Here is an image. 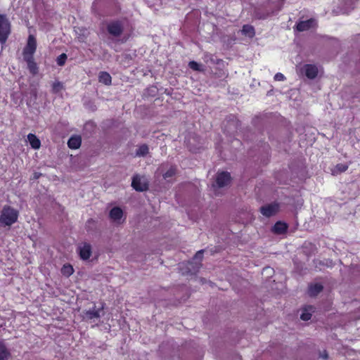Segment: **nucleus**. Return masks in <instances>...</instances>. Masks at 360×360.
<instances>
[{
  "label": "nucleus",
  "instance_id": "obj_10",
  "mask_svg": "<svg viewBox=\"0 0 360 360\" xmlns=\"http://www.w3.org/2000/svg\"><path fill=\"white\" fill-rule=\"evenodd\" d=\"M79 255L82 259L87 260L91 255V246L89 243H84L79 248Z\"/></svg>",
  "mask_w": 360,
  "mask_h": 360
},
{
  "label": "nucleus",
  "instance_id": "obj_5",
  "mask_svg": "<svg viewBox=\"0 0 360 360\" xmlns=\"http://www.w3.org/2000/svg\"><path fill=\"white\" fill-rule=\"evenodd\" d=\"M37 49V41L33 35H30L27 43L23 50V58L33 57Z\"/></svg>",
  "mask_w": 360,
  "mask_h": 360
},
{
  "label": "nucleus",
  "instance_id": "obj_13",
  "mask_svg": "<svg viewBox=\"0 0 360 360\" xmlns=\"http://www.w3.org/2000/svg\"><path fill=\"white\" fill-rule=\"evenodd\" d=\"M102 309L103 307L96 309V307H94L92 309H89L84 312V319L86 320H92L95 318L99 319L101 317L100 312Z\"/></svg>",
  "mask_w": 360,
  "mask_h": 360
},
{
  "label": "nucleus",
  "instance_id": "obj_33",
  "mask_svg": "<svg viewBox=\"0 0 360 360\" xmlns=\"http://www.w3.org/2000/svg\"><path fill=\"white\" fill-rule=\"evenodd\" d=\"M328 357V354H326V356H324V358H327Z\"/></svg>",
  "mask_w": 360,
  "mask_h": 360
},
{
  "label": "nucleus",
  "instance_id": "obj_32",
  "mask_svg": "<svg viewBox=\"0 0 360 360\" xmlns=\"http://www.w3.org/2000/svg\"><path fill=\"white\" fill-rule=\"evenodd\" d=\"M40 174H37V173H35L34 174V178L35 179H38L39 177Z\"/></svg>",
  "mask_w": 360,
  "mask_h": 360
},
{
  "label": "nucleus",
  "instance_id": "obj_12",
  "mask_svg": "<svg viewBox=\"0 0 360 360\" xmlns=\"http://www.w3.org/2000/svg\"><path fill=\"white\" fill-rule=\"evenodd\" d=\"M288 226L285 222L278 221L275 223L272 228V231L276 234H284L287 232Z\"/></svg>",
  "mask_w": 360,
  "mask_h": 360
},
{
  "label": "nucleus",
  "instance_id": "obj_31",
  "mask_svg": "<svg viewBox=\"0 0 360 360\" xmlns=\"http://www.w3.org/2000/svg\"><path fill=\"white\" fill-rule=\"evenodd\" d=\"M203 252L204 251L202 250L198 251L194 256V259L201 260L202 258Z\"/></svg>",
  "mask_w": 360,
  "mask_h": 360
},
{
  "label": "nucleus",
  "instance_id": "obj_27",
  "mask_svg": "<svg viewBox=\"0 0 360 360\" xmlns=\"http://www.w3.org/2000/svg\"><path fill=\"white\" fill-rule=\"evenodd\" d=\"M63 89V84L60 82H55L52 84V91L54 94L58 93Z\"/></svg>",
  "mask_w": 360,
  "mask_h": 360
},
{
  "label": "nucleus",
  "instance_id": "obj_15",
  "mask_svg": "<svg viewBox=\"0 0 360 360\" xmlns=\"http://www.w3.org/2000/svg\"><path fill=\"white\" fill-rule=\"evenodd\" d=\"M82 139L79 136H71L68 141V146L71 149H78L81 146Z\"/></svg>",
  "mask_w": 360,
  "mask_h": 360
},
{
  "label": "nucleus",
  "instance_id": "obj_7",
  "mask_svg": "<svg viewBox=\"0 0 360 360\" xmlns=\"http://www.w3.org/2000/svg\"><path fill=\"white\" fill-rule=\"evenodd\" d=\"M302 72H304V75L307 78L310 79H314L317 77L319 70L316 65L305 64L302 68Z\"/></svg>",
  "mask_w": 360,
  "mask_h": 360
},
{
  "label": "nucleus",
  "instance_id": "obj_11",
  "mask_svg": "<svg viewBox=\"0 0 360 360\" xmlns=\"http://www.w3.org/2000/svg\"><path fill=\"white\" fill-rule=\"evenodd\" d=\"M323 290V286L321 283H311L308 287V295L310 297L317 296Z\"/></svg>",
  "mask_w": 360,
  "mask_h": 360
},
{
  "label": "nucleus",
  "instance_id": "obj_6",
  "mask_svg": "<svg viewBox=\"0 0 360 360\" xmlns=\"http://www.w3.org/2000/svg\"><path fill=\"white\" fill-rule=\"evenodd\" d=\"M131 186L136 191L143 192L148 189V183L145 180L142 181L141 177L136 174L132 178Z\"/></svg>",
  "mask_w": 360,
  "mask_h": 360
},
{
  "label": "nucleus",
  "instance_id": "obj_2",
  "mask_svg": "<svg viewBox=\"0 0 360 360\" xmlns=\"http://www.w3.org/2000/svg\"><path fill=\"white\" fill-rule=\"evenodd\" d=\"M18 218V211L9 205L3 207L0 215V226H11Z\"/></svg>",
  "mask_w": 360,
  "mask_h": 360
},
{
  "label": "nucleus",
  "instance_id": "obj_9",
  "mask_svg": "<svg viewBox=\"0 0 360 360\" xmlns=\"http://www.w3.org/2000/svg\"><path fill=\"white\" fill-rule=\"evenodd\" d=\"M316 23V21L313 18H310L307 20L304 21H300L296 25V29L299 32H304L309 30L311 28L314 24Z\"/></svg>",
  "mask_w": 360,
  "mask_h": 360
},
{
  "label": "nucleus",
  "instance_id": "obj_14",
  "mask_svg": "<svg viewBox=\"0 0 360 360\" xmlns=\"http://www.w3.org/2000/svg\"><path fill=\"white\" fill-rule=\"evenodd\" d=\"M25 61L27 63V68L32 75H35L38 72V66L34 61V57L24 58Z\"/></svg>",
  "mask_w": 360,
  "mask_h": 360
},
{
  "label": "nucleus",
  "instance_id": "obj_17",
  "mask_svg": "<svg viewBox=\"0 0 360 360\" xmlns=\"http://www.w3.org/2000/svg\"><path fill=\"white\" fill-rule=\"evenodd\" d=\"M27 140L33 149H39L41 147V141L34 134H29L27 135Z\"/></svg>",
  "mask_w": 360,
  "mask_h": 360
},
{
  "label": "nucleus",
  "instance_id": "obj_29",
  "mask_svg": "<svg viewBox=\"0 0 360 360\" xmlns=\"http://www.w3.org/2000/svg\"><path fill=\"white\" fill-rule=\"evenodd\" d=\"M274 79L276 81H284L285 79V76L283 75V74L281 73V72H278L274 76Z\"/></svg>",
  "mask_w": 360,
  "mask_h": 360
},
{
  "label": "nucleus",
  "instance_id": "obj_3",
  "mask_svg": "<svg viewBox=\"0 0 360 360\" xmlns=\"http://www.w3.org/2000/svg\"><path fill=\"white\" fill-rule=\"evenodd\" d=\"M11 32V22L5 14H0V43L4 44Z\"/></svg>",
  "mask_w": 360,
  "mask_h": 360
},
{
  "label": "nucleus",
  "instance_id": "obj_22",
  "mask_svg": "<svg viewBox=\"0 0 360 360\" xmlns=\"http://www.w3.org/2000/svg\"><path fill=\"white\" fill-rule=\"evenodd\" d=\"M149 153V148L146 144H142L136 151V156L144 157Z\"/></svg>",
  "mask_w": 360,
  "mask_h": 360
},
{
  "label": "nucleus",
  "instance_id": "obj_21",
  "mask_svg": "<svg viewBox=\"0 0 360 360\" xmlns=\"http://www.w3.org/2000/svg\"><path fill=\"white\" fill-rule=\"evenodd\" d=\"M73 273L74 269L70 264H65L61 268V274L66 277L70 276Z\"/></svg>",
  "mask_w": 360,
  "mask_h": 360
},
{
  "label": "nucleus",
  "instance_id": "obj_16",
  "mask_svg": "<svg viewBox=\"0 0 360 360\" xmlns=\"http://www.w3.org/2000/svg\"><path fill=\"white\" fill-rule=\"evenodd\" d=\"M123 216L122 210L120 207H115L111 209L109 213V217L114 221L120 220Z\"/></svg>",
  "mask_w": 360,
  "mask_h": 360
},
{
  "label": "nucleus",
  "instance_id": "obj_20",
  "mask_svg": "<svg viewBox=\"0 0 360 360\" xmlns=\"http://www.w3.org/2000/svg\"><path fill=\"white\" fill-rule=\"evenodd\" d=\"M243 34L252 38L255 34V28L250 25H244L242 28Z\"/></svg>",
  "mask_w": 360,
  "mask_h": 360
},
{
  "label": "nucleus",
  "instance_id": "obj_28",
  "mask_svg": "<svg viewBox=\"0 0 360 360\" xmlns=\"http://www.w3.org/2000/svg\"><path fill=\"white\" fill-rule=\"evenodd\" d=\"M311 318V314L305 308L300 315V319L303 321H309Z\"/></svg>",
  "mask_w": 360,
  "mask_h": 360
},
{
  "label": "nucleus",
  "instance_id": "obj_24",
  "mask_svg": "<svg viewBox=\"0 0 360 360\" xmlns=\"http://www.w3.org/2000/svg\"><path fill=\"white\" fill-rule=\"evenodd\" d=\"M176 173V167L175 165H172L169 169L163 174V178L165 179H167L169 178L173 177L175 176Z\"/></svg>",
  "mask_w": 360,
  "mask_h": 360
},
{
  "label": "nucleus",
  "instance_id": "obj_8",
  "mask_svg": "<svg viewBox=\"0 0 360 360\" xmlns=\"http://www.w3.org/2000/svg\"><path fill=\"white\" fill-rule=\"evenodd\" d=\"M231 181V175L227 172H219L217 175L216 182L219 187L228 185Z\"/></svg>",
  "mask_w": 360,
  "mask_h": 360
},
{
  "label": "nucleus",
  "instance_id": "obj_25",
  "mask_svg": "<svg viewBox=\"0 0 360 360\" xmlns=\"http://www.w3.org/2000/svg\"><path fill=\"white\" fill-rule=\"evenodd\" d=\"M188 67L195 71L202 72V65L196 61L192 60L188 63Z\"/></svg>",
  "mask_w": 360,
  "mask_h": 360
},
{
  "label": "nucleus",
  "instance_id": "obj_1",
  "mask_svg": "<svg viewBox=\"0 0 360 360\" xmlns=\"http://www.w3.org/2000/svg\"><path fill=\"white\" fill-rule=\"evenodd\" d=\"M128 22L127 18L110 20L106 25L108 33L114 37H120L124 31L125 24L128 23Z\"/></svg>",
  "mask_w": 360,
  "mask_h": 360
},
{
  "label": "nucleus",
  "instance_id": "obj_30",
  "mask_svg": "<svg viewBox=\"0 0 360 360\" xmlns=\"http://www.w3.org/2000/svg\"><path fill=\"white\" fill-rule=\"evenodd\" d=\"M187 265H188V266H187L188 272V273H191V274H193V272L197 271H198V269L200 268V264H198V265L196 266V268H195V269H191L189 267V266H192V265H193V263H192V262H188Z\"/></svg>",
  "mask_w": 360,
  "mask_h": 360
},
{
  "label": "nucleus",
  "instance_id": "obj_26",
  "mask_svg": "<svg viewBox=\"0 0 360 360\" xmlns=\"http://www.w3.org/2000/svg\"><path fill=\"white\" fill-rule=\"evenodd\" d=\"M67 55L65 53H61L59 56H58L56 59V63L59 66H63L65 65L67 60Z\"/></svg>",
  "mask_w": 360,
  "mask_h": 360
},
{
  "label": "nucleus",
  "instance_id": "obj_19",
  "mask_svg": "<svg viewBox=\"0 0 360 360\" xmlns=\"http://www.w3.org/2000/svg\"><path fill=\"white\" fill-rule=\"evenodd\" d=\"M10 357V352L4 343L0 342V360H8Z\"/></svg>",
  "mask_w": 360,
  "mask_h": 360
},
{
  "label": "nucleus",
  "instance_id": "obj_18",
  "mask_svg": "<svg viewBox=\"0 0 360 360\" xmlns=\"http://www.w3.org/2000/svg\"><path fill=\"white\" fill-rule=\"evenodd\" d=\"M98 82L104 84L105 85H110L112 82V77L108 72L101 71L98 74Z\"/></svg>",
  "mask_w": 360,
  "mask_h": 360
},
{
  "label": "nucleus",
  "instance_id": "obj_4",
  "mask_svg": "<svg viewBox=\"0 0 360 360\" xmlns=\"http://www.w3.org/2000/svg\"><path fill=\"white\" fill-rule=\"evenodd\" d=\"M280 205L278 202H274L270 204L263 205L260 207L259 211L262 215L266 217L274 216L279 211Z\"/></svg>",
  "mask_w": 360,
  "mask_h": 360
},
{
  "label": "nucleus",
  "instance_id": "obj_23",
  "mask_svg": "<svg viewBox=\"0 0 360 360\" xmlns=\"http://www.w3.org/2000/svg\"><path fill=\"white\" fill-rule=\"evenodd\" d=\"M348 167L349 166L347 164H337L334 168V170L333 171V174H335L345 172L348 169Z\"/></svg>",
  "mask_w": 360,
  "mask_h": 360
}]
</instances>
